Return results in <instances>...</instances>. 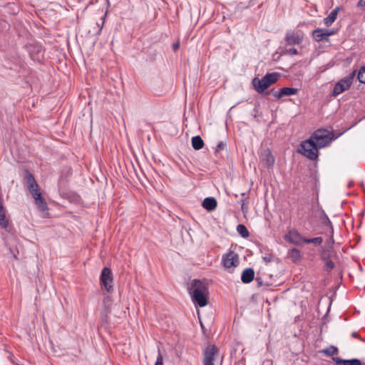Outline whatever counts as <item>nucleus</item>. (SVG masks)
<instances>
[{
    "instance_id": "obj_10",
    "label": "nucleus",
    "mask_w": 365,
    "mask_h": 365,
    "mask_svg": "<svg viewBox=\"0 0 365 365\" xmlns=\"http://www.w3.org/2000/svg\"><path fill=\"white\" fill-rule=\"evenodd\" d=\"M298 91V88H296L284 87L277 91H274L273 96L277 99H280L283 96L296 95Z\"/></svg>"
},
{
    "instance_id": "obj_38",
    "label": "nucleus",
    "mask_w": 365,
    "mask_h": 365,
    "mask_svg": "<svg viewBox=\"0 0 365 365\" xmlns=\"http://www.w3.org/2000/svg\"><path fill=\"white\" fill-rule=\"evenodd\" d=\"M327 34H328L327 37H329V36L334 35L335 34V31L334 30L327 29Z\"/></svg>"
},
{
    "instance_id": "obj_4",
    "label": "nucleus",
    "mask_w": 365,
    "mask_h": 365,
    "mask_svg": "<svg viewBox=\"0 0 365 365\" xmlns=\"http://www.w3.org/2000/svg\"><path fill=\"white\" fill-rule=\"evenodd\" d=\"M355 75L356 72L353 71L336 82L332 91V96L336 97L349 90L353 83Z\"/></svg>"
},
{
    "instance_id": "obj_8",
    "label": "nucleus",
    "mask_w": 365,
    "mask_h": 365,
    "mask_svg": "<svg viewBox=\"0 0 365 365\" xmlns=\"http://www.w3.org/2000/svg\"><path fill=\"white\" fill-rule=\"evenodd\" d=\"M304 34L301 31H289L285 36V41L289 46L299 45L302 42Z\"/></svg>"
},
{
    "instance_id": "obj_24",
    "label": "nucleus",
    "mask_w": 365,
    "mask_h": 365,
    "mask_svg": "<svg viewBox=\"0 0 365 365\" xmlns=\"http://www.w3.org/2000/svg\"><path fill=\"white\" fill-rule=\"evenodd\" d=\"M322 242H323V239L321 237H317L309 238V239L305 238V240H304V243H305V244L312 243V244H314L315 245H320L322 243Z\"/></svg>"
},
{
    "instance_id": "obj_15",
    "label": "nucleus",
    "mask_w": 365,
    "mask_h": 365,
    "mask_svg": "<svg viewBox=\"0 0 365 365\" xmlns=\"http://www.w3.org/2000/svg\"><path fill=\"white\" fill-rule=\"evenodd\" d=\"M340 9L341 8L339 6L336 7L331 11L328 16L323 19L324 24L327 26H330L335 21Z\"/></svg>"
},
{
    "instance_id": "obj_12",
    "label": "nucleus",
    "mask_w": 365,
    "mask_h": 365,
    "mask_svg": "<svg viewBox=\"0 0 365 365\" xmlns=\"http://www.w3.org/2000/svg\"><path fill=\"white\" fill-rule=\"evenodd\" d=\"M335 365H362L361 361L358 359H342L339 357H333Z\"/></svg>"
},
{
    "instance_id": "obj_1",
    "label": "nucleus",
    "mask_w": 365,
    "mask_h": 365,
    "mask_svg": "<svg viewBox=\"0 0 365 365\" xmlns=\"http://www.w3.org/2000/svg\"><path fill=\"white\" fill-rule=\"evenodd\" d=\"M331 135L332 133L327 130H317L308 140L301 143L299 153L309 160L317 159L318 150L327 146L331 141Z\"/></svg>"
},
{
    "instance_id": "obj_16",
    "label": "nucleus",
    "mask_w": 365,
    "mask_h": 365,
    "mask_svg": "<svg viewBox=\"0 0 365 365\" xmlns=\"http://www.w3.org/2000/svg\"><path fill=\"white\" fill-rule=\"evenodd\" d=\"M202 205L205 210L212 211L217 207V200L212 197H208L205 198Z\"/></svg>"
},
{
    "instance_id": "obj_14",
    "label": "nucleus",
    "mask_w": 365,
    "mask_h": 365,
    "mask_svg": "<svg viewBox=\"0 0 365 365\" xmlns=\"http://www.w3.org/2000/svg\"><path fill=\"white\" fill-rule=\"evenodd\" d=\"M255 277V272L252 268H246L242 273L241 280L245 284L250 283Z\"/></svg>"
},
{
    "instance_id": "obj_33",
    "label": "nucleus",
    "mask_w": 365,
    "mask_h": 365,
    "mask_svg": "<svg viewBox=\"0 0 365 365\" xmlns=\"http://www.w3.org/2000/svg\"><path fill=\"white\" fill-rule=\"evenodd\" d=\"M27 188H28L29 191L30 192V193L39 190V187H38V185L37 184V182L34 183L33 185L31 184V185H29L27 187Z\"/></svg>"
},
{
    "instance_id": "obj_34",
    "label": "nucleus",
    "mask_w": 365,
    "mask_h": 365,
    "mask_svg": "<svg viewBox=\"0 0 365 365\" xmlns=\"http://www.w3.org/2000/svg\"><path fill=\"white\" fill-rule=\"evenodd\" d=\"M285 53H287V54L293 56V55L298 54V51L295 48H290L289 49H287Z\"/></svg>"
},
{
    "instance_id": "obj_7",
    "label": "nucleus",
    "mask_w": 365,
    "mask_h": 365,
    "mask_svg": "<svg viewBox=\"0 0 365 365\" xmlns=\"http://www.w3.org/2000/svg\"><path fill=\"white\" fill-rule=\"evenodd\" d=\"M218 354V349L214 344L208 345L203 351V365H215Z\"/></svg>"
},
{
    "instance_id": "obj_23",
    "label": "nucleus",
    "mask_w": 365,
    "mask_h": 365,
    "mask_svg": "<svg viewBox=\"0 0 365 365\" xmlns=\"http://www.w3.org/2000/svg\"><path fill=\"white\" fill-rule=\"evenodd\" d=\"M322 224L324 225H325V226H327V227L330 228L331 233L334 232L331 222L330 221L329 218L328 217V216L324 212L322 213Z\"/></svg>"
},
{
    "instance_id": "obj_21",
    "label": "nucleus",
    "mask_w": 365,
    "mask_h": 365,
    "mask_svg": "<svg viewBox=\"0 0 365 365\" xmlns=\"http://www.w3.org/2000/svg\"><path fill=\"white\" fill-rule=\"evenodd\" d=\"M324 354L329 356H333L338 354V349L334 346H329L322 351Z\"/></svg>"
},
{
    "instance_id": "obj_22",
    "label": "nucleus",
    "mask_w": 365,
    "mask_h": 365,
    "mask_svg": "<svg viewBox=\"0 0 365 365\" xmlns=\"http://www.w3.org/2000/svg\"><path fill=\"white\" fill-rule=\"evenodd\" d=\"M35 204L41 211H45L48 210L47 204L43 197L36 200Z\"/></svg>"
},
{
    "instance_id": "obj_28",
    "label": "nucleus",
    "mask_w": 365,
    "mask_h": 365,
    "mask_svg": "<svg viewBox=\"0 0 365 365\" xmlns=\"http://www.w3.org/2000/svg\"><path fill=\"white\" fill-rule=\"evenodd\" d=\"M241 202V210L243 212H246L247 210V205L249 203L248 199L247 198H242L240 200Z\"/></svg>"
},
{
    "instance_id": "obj_11",
    "label": "nucleus",
    "mask_w": 365,
    "mask_h": 365,
    "mask_svg": "<svg viewBox=\"0 0 365 365\" xmlns=\"http://www.w3.org/2000/svg\"><path fill=\"white\" fill-rule=\"evenodd\" d=\"M262 162L267 167H271L274 163V158L269 150H265L260 156Z\"/></svg>"
},
{
    "instance_id": "obj_20",
    "label": "nucleus",
    "mask_w": 365,
    "mask_h": 365,
    "mask_svg": "<svg viewBox=\"0 0 365 365\" xmlns=\"http://www.w3.org/2000/svg\"><path fill=\"white\" fill-rule=\"evenodd\" d=\"M237 231L243 238H247L250 236V232L244 225H238L237 226Z\"/></svg>"
},
{
    "instance_id": "obj_35",
    "label": "nucleus",
    "mask_w": 365,
    "mask_h": 365,
    "mask_svg": "<svg viewBox=\"0 0 365 365\" xmlns=\"http://www.w3.org/2000/svg\"><path fill=\"white\" fill-rule=\"evenodd\" d=\"M272 255H267L265 256L262 257V259L265 263H269L272 261Z\"/></svg>"
},
{
    "instance_id": "obj_27",
    "label": "nucleus",
    "mask_w": 365,
    "mask_h": 365,
    "mask_svg": "<svg viewBox=\"0 0 365 365\" xmlns=\"http://www.w3.org/2000/svg\"><path fill=\"white\" fill-rule=\"evenodd\" d=\"M323 259L325 262L327 270L330 271L334 267V263L331 259L325 257H324Z\"/></svg>"
},
{
    "instance_id": "obj_32",
    "label": "nucleus",
    "mask_w": 365,
    "mask_h": 365,
    "mask_svg": "<svg viewBox=\"0 0 365 365\" xmlns=\"http://www.w3.org/2000/svg\"><path fill=\"white\" fill-rule=\"evenodd\" d=\"M226 146V144L222 142V141H220L217 143L216 147H215V151L216 152H219L220 150H222Z\"/></svg>"
},
{
    "instance_id": "obj_9",
    "label": "nucleus",
    "mask_w": 365,
    "mask_h": 365,
    "mask_svg": "<svg viewBox=\"0 0 365 365\" xmlns=\"http://www.w3.org/2000/svg\"><path fill=\"white\" fill-rule=\"evenodd\" d=\"M284 239L288 242L295 245H302L305 240L298 231L294 229L288 231L284 236Z\"/></svg>"
},
{
    "instance_id": "obj_29",
    "label": "nucleus",
    "mask_w": 365,
    "mask_h": 365,
    "mask_svg": "<svg viewBox=\"0 0 365 365\" xmlns=\"http://www.w3.org/2000/svg\"><path fill=\"white\" fill-rule=\"evenodd\" d=\"M106 14L101 18V23H97L96 24V26L98 27V31L96 32V35H100L101 31H102V29L103 27V25H104V21H105V19H106Z\"/></svg>"
},
{
    "instance_id": "obj_18",
    "label": "nucleus",
    "mask_w": 365,
    "mask_h": 365,
    "mask_svg": "<svg viewBox=\"0 0 365 365\" xmlns=\"http://www.w3.org/2000/svg\"><path fill=\"white\" fill-rule=\"evenodd\" d=\"M288 257L293 262H298L301 257V252L297 248H292L288 252Z\"/></svg>"
},
{
    "instance_id": "obj_39",
    "label": "nucleus",
    "mask_w": 365,
    "mask_h": 365,
    "mask_svg": "<svg viewBox=\"0 0 365 365\" xmlns=\"http://www.w3.org/2000/svg\"><path fill=\"white\" fill-rule=\"evenodd\" d=\"M351 336H352L353 337L359 338V335H358L357 332H356V331L352 332Z\"/></svg>"
},
{
    "instance_id": "obj_26",
    "label": "nucleus",
    "mask_w": 365,
    "mask_h": 365,
    "mask_svg": "<svg viewBox=\"0 0 365 365\" xmlns=\"http://www.w3.org/2000/svg\"><path fill=\"white\" fill-rule=\"evenodd\" d=\"M358 80L361 83H365V66H361L357 75Z\"/></svg>"
},
{
    "instance_id": "obj_25",
    "label": "nucleus",
    "mask_w": 365,
    "mask_h": 365,
    "mask_svg": "<svg viewBox=\"0 0 365 365\" xmlns=\"http://www.w3.org/2000/svg\"><path fill=\"white\" fill-rule=\"evenodd\" d=\"M25 180L26 183V187H28L30 185H33L34 183H36V181L32 174H31L29 172H26L25 175Z\"/></svg>"
},
{
    "instance_id": "obj_37",
    "label": "nucleus",
    "mask_w": 365,
    "mask_h": 365,
    "mask_svg": "<svg viewBox=\"0 0 365 365\" xmlns=\"http://www.w3.org/2000/svg\"><path fill=\"white\" fill-rule=\"evenodd\" d=\"M180 47V43L177 42V43H173V48L175 51H176Z\"/></svg>"
},
{
    "instance_id": "obj_13",
    "label": "nucleus",
    "mask_w": 365,
    "mask_h": 365,
    "mask_svg": "<svg viewBox=\"0 0 365 365\" xmlns=\"http://www.w3.org/2000/svg\"><path fill=\"white\" fill-rule=\"evenodd\" d=\"M327 29H316L312 32V36L316 41H322L323 40L328 41Z\"/></svg>"
},
{
    "instance_id": "obj_31",
    "label": "nucleus",
    "mask_w": 365,
    "mask_h": 365,
    "mask_svg": "<svg viewBox=\"0 0 365 365\" xmlns=\"http://www.w3.org/2000/svg\"><path fill=\"white\" fill-rule=\"evenodd\" d=\"M31 194L35 201L43 197L39 190L32 192Z\"/></svg>"
},
{
    "instance_id": "obj_19",
    "label": "nucleus",
    "mask_w": 365,
    "mask_h": 365,
    "mask_svg": "<svg viewBox=\"0 0 365 365\" xmlns=\"http://www.w3.org/2000/svg\"><path fill=\"white\" fill-rule=\"evenodd\" d=\"M192 146L195 150H197L203 148L204 142L200 135L192 137Z\"/></svg>"
},
{
    "instance_id": "obj_17",
    "label": "nucleus",
    "mask_w": 365,
    "mask_h": 365,
    "mask_svg": "<svg viewBox=\"0 0 365 365\" xmlns=\"http://www.w3.org/2000/svg\"><path fill=\"white\" fill-rule=\"evenodd\" d=\"M8 225L9 221L6 218L5 210L1 202V197H0V226L2 228L6 229Z\"/></svg>"
},
{
    "instance_id": "obj_2",
    "label": "nucleus",
    "mask_w": 365,
    "mask_h": 365,
    "mask_svg": "<svg viewBox=\"0 0 365 365\" xmlns=\"http://www.w3.org/2000/svg\"><path fill=\"white\" fill-rule=\"evenodd\" d=\"M192 301L196 307H204L207 304L208 288L206 284L199 280L193 279L188 287Z\"/></svg>"
},
{
    "instance_id": "obj_5",
    "label": "nucleus",
    "mask_w": 365,
    "mask_h": 365,
    "mask_svg": "<svg viewBox=\"0 0 365 365\" xmlns=\"http://www.w3.org/2000/svg\"><path fill=\"white\" fill-rule=\"evenodd\" d=\"M239 262V255L232 250H229L222 257V264L230 272L237 267Z\"/></svg>"
},
{
    "instance_id": "obj_6",
    "label": "nucleus",
    "mask_w": 365,
    "mask_h": 365,
    "mask_svg": "<svg viewBox=\"0 0 365 365\" xmlns=\"http://www.w3.org/2000/svg\"><path fill=\"white\" fill-rule=\"evenodd\" d=\"M100 281L102 289H106L108 292L113 291V275L109 268L104 267L102 269Z\"/></svg>"
},
{
    "instance_id": "obj_42",
    "label": "nucleus",
    "mask_w": 365,
    "mask_h": 365,
    "mask_svg": "<svg viewBox=\"0 0 365 365\" xmlns=\"http://www.w3.org/2000/svg\"><path fill=\"white\" fill-rule=\"evenodd\" d=\"M245 195H246V193H245V192L242 194V197H245Z\"/></svg>"
},
{
    "instance_id": "obj_41",
    "label": "nucleus",
    "mask_w": 365,
    "mask_h": 365,
    "mask_svg": "<svg viewBox=\"0 0 365 365\" xmlns=\"http://www.w3.org/2000/svg\"><path fill=\"white\" fill-rule=\"evenodd\" d=\"M263 365H270V361H264Z\"/></svg>"
},
{
    "instance_id": "obj_40",
    "label": "nucleus",
    "mask_w": 365,
    "mask_h": 365,
    "mask_svg": "<svg viewBox=\"0 0 365 365\" xmlns=\"http://www.w3.org/2000/svg\"><path fill=\"white\" fill-rule=\"evenodd\" d=\"M330 242L332 243V244L334 242V238H333V233H331V236L330 237Z\"/></svg>"
},
{
    "instance_id": "obj_30",
    "label": "nucleus",
    "mask_w": 365,
    "mask_h": 365,
    "mask_svg": "<svg viewBox=\"0 0 365 365\" xmlns=\"http://www.w3.org/2000/svg\"><path fill=\"white\" fill-rule=\"evenodd\" d=\"M155 365H163V356L160 350H158V354Z\"/></svg>"
},
{
    "instance_id": "obj_36",
    "label": "nucleus",
    "mask_w": 365,
    "mask_h": 365,
    "mask_svg": "<svg viewBox=\"0 0 365 365\" xmlns=\"http://www.w3.org/2000/svg\"><path fill=\"white\" fill-rule=\"evenodd\" d=\"M356 6L363 11H365V0H359Z\"/></svg>"
},
{
    "instance_id": "obj_3",
    "label": "nucleus",
    "mask_w": 365,
    "mask_h": 365,
    "mask_svg": "<svg viewBox=\"0 0 365 365\" xmlns=\"http://www.w3.org/2000/svg\"><path fill=\"white\" fill-rule=\"evenodd\" d=\"M279 77L280 73L277 72L267 73L262 78H254L252 84L257 93L262 94L270 86L275 83Z\"/></svg>"
}]
</instances>
